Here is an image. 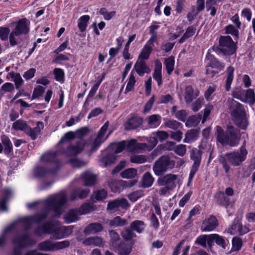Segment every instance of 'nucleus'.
<instances>
[{"label": "nucleus", "instance_id": "nucleus-1", "mask_svg": "<svg viewBox=\"0 0 255 255\" xmlns=\"http://www.w3.org/2000/svg\"><path fill=\"white\" fill-rule=\"evenodd\" d=\"M68 201L67 194L65 191L51 195L44 202L46 211L42 214L26 217L18 222L25 230L28 229L32 225L42 222L49 216L50 212H53L52 217H59L62 213L63 209Z\"/></svg>", "mask_w": 255, "mask_h": 255}, {"label": "nucleus", "instance_id": "nucleus-2", "mask_svg": "<svg viewBox=\"0 0 255 255\" xmlns=\"http://www.w3.org/2000/svg\"><path fill=\"white\" fill-rule=\"evenodd\" d=\"M108 126L109 123L107 122L102 127L96 136L92 137L86 141L80 140L75 144L68 146L64 152L66 156L67 157H76L84 150H86L90 154L96 151L109 136V134H106Z\"/></svg>", "mask_w": 255, "mask_h": 255}, {"label": "nucleus", "instance_id": "nucleus-3", "mask_svg": "<svg viewBox=\"0 0 255 255\" xmlns=\"http://www.w3.org/2000/svg\"><path fill=\"white\" fill-rule=\"evenodd\" d=\"M217 141L223 145L237 147L240 143L241 135L240 131L232 126H228L225 132L220 126L215 128Z\"/></svg>", "mask_w": 255, "mask_h": 255}, {"label": "nucleus", "instance_id": "nucleus-4", "mask_svg": "<svg viewBox=\"0 0 255 255\" xmlns=\"http://www.w3.org/2000/svg\"><path fill=\"white\" fill-rule=\"evenodd\" d=\"M230 108L231 110L232 120L236 125L242 129H246L249 125V122L245 110L242 105L232 99Z\"/></svg>", "mask_w": 255, "mask_h": 255}, {"label": "nucleus", "instance_id": "nucleus-5", "mask_svg": "<svg viewBox=\"0 0 255 255\" xmlns=\"http://www.w3.org/2000/svg\"><path fill=\"white\" fill-rule=\"evenodd\" d=\"M37 236L42 234H50L51 238L59 240L64 238L62 227L58 222L50 221L45 223L41 227H38L35 231Z\"/></svg>", "mask_w": 255, "mask_h": 255}, {"label": "nucleus", "instance_id": "nucleus-6", "mask_svg": "<svg viewBox=\"0 0 255 255\" xmlns=\"http://www.w3.org/2000/svg\"><path fill=\"white\" fill-rule=\"evenodd\" d=\"M246 143V140H245L238 149H235L226 153L225 158L232 165L239 166L246 160L248 153Z\"/></svg>", "mask_w": 255, "mask_h": 255}, {"label": "nucleus", "instance_id": "nucleus-7", "mask_svg": "<svg viewBox=\"0 0 255 255\" xmlns=\"http://www.w3.org/2000/svg\"><path fill=\"white\" fill-rule=\"evenodd\" d=\"M175 162L168 156H162L156 160L153 166V171L157 176H160L168 170L174 167Z\"/></svg>", "mask_w": 255, "mask_h": 255}, {"label": "nucleus", "instance_id": "nucleus-8", "mask_svg": "<svg viewBox=\"0 0 255 255\" xmlns=\"http://www.w3.org/2000/svg\"><path fill=\"white\" fill-rule=\"evenodd\" d=\"M70 245V242L68 240L53 242L46 240L38 244V249L45 252H54L67 248Z\"/></svg>", "mask_w": 255, "mask_h": 255}, {"label": "nucleus", "instance_id": "nucleus-9", "mask_svg": "<svg viewBox=\"0 0 255 255\" xmlns=\"http://www.w3.org/2000/svg\"><path fill=\"white\" fill-rule=\"evenodd\" d=\"M219 50L225 55H231L236 52V44L229 36H221L219 39Z\"/></svg>", "mask_w": 255, "mask_h": 255}, {"label": "nucleus", "instance_id": "nucleus-10", "mask_svg": "<svg viewBox=\"0 0 255 255\" xmlns=\"http://www.w3.org/2000/svg\"><path fill=\"white\" fill-rule=\"evenodd\" d=\"M178 180V175L169 173L159 178L157 183L159 186H167L173 190L176 188Z\"/></svg>", "mask_w": 255, "mask_h": 255}, {"label": "nucleus", "instance_id": "nucleus-11", "mask_svg": "<svg viewBox=\"0 0 255 255\" xmlns=\"http://www.w3.org/2000/svg\"><path fill=\"white\" fill-rule=\"evenodd\" d=\"M190 157L191 159L193 160L194 163L190 170L188 178L189 183L192 180L199 167L201 160V151L196 148L193 149L190 155Z\"/></svg>", "mask_w": 255, "mask_h": 255}, {"label": "nucleus", "instance_id": "nucleus-12", "mask_svg": "<svg viewBox=\"0 0 255 255\" xmlns=\"http://www.w3.org/2000/svg\"><path fill=\"white\" fill-rule=\"evenodd\" d=\"M36 241L34 240H30L27 235L18 237L13 241L15 245L17 246L19 248H15L13 252L12 255H21V251L20 248L24 247L27 245L34 244Z\"/></svg>", "mask_w": 255, "mask_h": 255}, {"label": "nucleus", "instance_id": "nucleus-13", "mask_svg": "<svg viewBox=\"0 0 255 255\" xmlns=\"http://www.w3.org/2000/svg\"><path fill=\"white\" fill-rule=\"evenodd\" d=\"M126 149L130 152H138L140 150H146L147 144L145 143H137L134 139L126 140Z\"/></svg>", "mask_w": 255, "mask_h": 255}, {"label": "nucleus", "instance_id": "nucleus-14", "mask_svg": "<svg viewBox=\"0 0 255 255\" xmlns=\"http://www.w3.org/2000/svg\"><path fill=\"white\" fill-rule=\"evenodd\" d=\"M218 225L215 216L211 215L203 222L201 230L202 232H211L214 230Z\"/></svg>", "mask_w": 255, "mask_h": 255}, {"label": "nucleus", "instance_id": "nucleus-15", "mask_svg": "<svg viewBox=\"0 0 255 255\" xmlns=\"http://www.w3.org/2000/svg\"><path fill=\"white\" fill-rule=\"evenodd\" d=\"M128 207L129 204L127 199L125 198L117 199L108 202L107 210L114 212L119 207L126 209Z\"/></svg>", "mask_w": 255, "mask_h": 255}, {"label": "nucleus", "instance_id": "nucleus-16", "mask_svg": "<svg viewBox=\"0 0 255 255\" xmlns=\"http://www.w3.org/2000/svg\"><path fill=\"white\" fill-rule=\"evenodd\" d=\"M29 23L26 18L21 19L16 23V26L13 31L19 35L26 34L29 31Z\"/></svg>", "mask_w": 255, "mask_h": 255}, {"label": "nucleus", "instance_id": "nucleus-17", "mask_svg": "<svg viewBox=\"0 0 255 255\" xmlns=\"http://www.w3.org/2000/svg\"><path fill=\"white\" fill-rule=\"evenodd\" d=\"M56 152H50L45 153L41 157V160L43 162L51 163L55 166V169L53 170L55 172L58 170L59 165V162L56 160Z\"/></svg>", "mask_w": 255, "mask_h": 255}, {"label": "nucleus", "instance_id": "nucleus-18", "mask_svg": "<svg viewBox=\"0 0 255 255\" xmlns=\"http://www.w3.org/2000/svg\"><path fill=\"white\" fill-rule=\"evenodd\" d=\"M145 121L148 128H155L161 124V117L158 114H153L147 117Z\"/></svg>", "mask_w": 255, "mask_h": 255}, {"label": "nucleus", "instance_id": "nucleus-19", "mask_svg": "<svg viewBox=\"0 0 255 255\" xmlns=\"http://www.w3.org/2000/svg\"><path fill=\"white\" fill-rule=\"evenodd\" d=\"M153 78L157 82L158 86L160 87L162 84V64L158 60L155 61Z\"/></svg>", "mask_w": 255, "mask_h": 255}, {"label": "nucleus", "instance_id": "nucleus-20", "mask_svg": "<svg viewBox=\"0 0 255 255\" xmlns=\"http://www.w3.org/2000/svg\"><path fill=\"white\" fill-rule=\"evenodd\" d=\"M90 192V189H82L81 188H77L71 192L69 200L71 201H74L78 198L83 199L86 198Z\"/></svg>", "mask_w": 255, "mask_h": 255}, {"label": "nucleus", "instance_id": "nucleus-21", "mask_svg": "<svg viewBox=\"0 0 255 255\" xmlns=\"http://www.w3.org/2000/svg\"><path fill=\"white\" fill-rule=\"evenodd\" d=\"M143 123V119L138 117L129 119L125 124V129L131 130L135 129L140 126Z\"/></svg>", "mask_w": 255, "mask_h": 255}, {"label": "nucleus", "instance_id": "nucleus-22", "mask_svg": "<svg viewBox=\"0 0 255 255\" xmlns=\"http://www.w3.org/2000/svg\"><path fill=\"white\" fill-rule=\"evenodd\" d=\"M134 69L140 76H142L145 73H149L150 72V68L146 65L145 62L143 60L139 59L136 62Z\"/></svg>", "mask_w": 255, "mask_h": 255}, {"label": "nucleus", "instance_id": "nucleus-23", "mask_svg": "<svg viewBox=\"0 0 255 255\" xmlns=\"http://www.w3.org/2000/svg\"><path fill=\"white\" fill-rule=\"evenodd\" d=\"M83 244L85 246H93L101 247L104 246L105 241L102 238L96 236L86 239L83 241Z\"/></svg>", "mask_w": 255, "mask_h": 255}, {"label": "nucleus", "instance_id": "nucleus-24", "mask_svg": "<svg viewBox=\"0 0 255 255\" xmlns=\"http://www.w3.org/2000/svg\"><path fill=\"white\" fill-rule=\"evenodd\" d=\"M103 230V225L99 223H93L88 225L84 230L85 235L95 234Z\"/></svg>", "mask_w": 255, "mask_h": 255}, {"label": "nucleus", "instance_id": "nucleus-25", "mask_svg": "<svg viewBox=\"0 0 255 255\" xmlns=\"http://www.w3.org/2000/svg\"><path fill=\"white\" fill-rule=\"evenodd\" d=\"M199 95V91L198 90H196L194 91V90L191 86H187L185 88V97L184 99L186 103H191L193 99Z\"/></svg>", "mask_w": 255, "mask_h": 255}, {"label": "nucleus", "instance_id": "nucleus-26", "mask_svg": "<svg viewBox=\"0 0 255 255\" xmlns=\"http://www.w3.org/2000/svg\"><path fill=\"white\" fill-rule=\"evenodd\" d=\"M81 178L84 181L86 186H92L96 183V175L90 171H86L82 174L81 175Z\"/></svg>", "mask_w": 255, "mask_h": 255}, {"label": "nucleus", "instance_id": "nucleus-27", "mask_svg": "<svg viewBox=\"0 0 255 255\" xmlns=\"http://www.w3.org/2000/svg\"><path fill=\"white\" fill-rule=\"evenodd\" d=\"M12 194V191L8 188H5L2 190V196L0 202V208L2 211H6V202Z\"/></svg>", "mask_w": 255, "mask_h": 255}, {"label": "nucleus", "instance_id": "nucleus-28", "mask_svg": "<svg viewBox=\"0 0 255 255\" xmlns=\"http://www.w3.org/2000/svg\"><path fill=\"white\" fill-rule=\"evenodd\" d=\"M79 216L77 209H72L64 215V219L65 222L70 223L77 221Z\"/></svg>", "mask_w": 255, "mask_h": 255}, {"label": "nucleus", "instance_id": "nucleus-29", "mask_svg": "<svg viewBox=\"0 0 255 255\" xmlns=\"http://www.w3.org/2000/svg\"><path fill=\"white\" fill-rule=\"evenodd\" d=\"M212 241H215L218 246H221L222 248L224 249L226 248V242L224 239L219 235L216 234L209 235L208 242L210 243Z\"/></svg>", "mask_w": 255, "mask_h": 255}, {"label": "nucleus", "instance_id": "nucleus-30", "mask_svg": "<svg viewBox=\"0 0 255 255\" xmlns=\"http://www.w3.org/2000/svg\"><path fill=\"white\" fill-rule=\"evenodd\" d=\"M234 68L232 66H229L227 69L226 74V90L229 91L230 90L231 86L234 79Z\"/></svg>", "mask_w": 255, "mask_h": 255}, {"label": "nucleus", "instance_id": "nucleus-31", "mask_svg": "<svg viewBox=\"0 0 255 255\" xmlns=\"http://www.w3.org/2000/svg\"><path fill=\"white\" fill-rule=\"evenodd\" d=\"M216 202L223 206L227 207L230 203V199L223 192H218L215 196Z\"/></svg>", "mask_w": 255, "mask_h": 255}, {"label": "nucleus", "instance_id": "nucleus-32", "mask_svg": "<svg viewBox=\"0 0 255 255\" xmlns=\"http://www.w3.org/2000/svg\"><path fill=\"white\" fill-rule=\"evenodd\" d=\"M243 102L248 103L250 105H253L255 103V93L254 90L249 89L246 91L243 97Z\"/></svg>", "mask_w": 255, "mask_h": 255}, {"label": "nucleus", "instance_id": "nucleus-33", "mask_svg": "<svg viewBox=\"0 0 255 255\" xmlns=\"http://www.w3.org/2000/svg\"><path fill=\"white\" fill-rule=\"evenodd\" d=\"M145 224L142 221L135 220L130 224V227L133 231L138 234L141 233L145 228Z\"/></svg>", "mask_w": 255, "mask_h": 255}, {"label": "nucleus", "instance_id": "nucleus-34", "mask_svg": "<svg viewBox=\"0 0 255 255\" xmlns=\"http://www.w3.org/2000/svg\"><path fill=\"white\" fill-rule=\"evenodd\" d=\"M7 77L14 82L16 89H18L23 85V80L19 73L10 72L8 73Z\"/></svg>", "mask_w": 255, "mask_h": 255}, {"label": "nucleus", "instance_id": "nucleus-35", "mask_svg": "<svg viewBox=\"0 0 255 255\" xmlns=\"http://www.w3.org/2000/svg\"><path fill=\"white\" fill-rule=\"evenodd\" d=\"M199 132L197 130L193 129L189 130L185 134L183 141L185 143H190L196 140L198 137Z\"/></svg>", "mask_w": 255, "mask_h": 255}, {"label": "nucleus", "instance_id": "nucleus-36", "mask_svg": "<svg viewBox=\"0 0 255 255\" xmlns=\"http://www.w3.org/2000/svg\"><path fill=\"white\" fill-rule=\"evenodd\" d=\"M109 225L112 227H123L128 224L126 219H122L120 216H116L109 222Z\"/></svg>", "mask_w": 255, "mask_h": 255}, {"label": "nucleus", "instance_id": "nucleus-37", "mask_svg": "<svg viewBox=\"0 0 255 255\" xmlns=\"http://www.w3.org/2000/svg\"><path fill=\"white\" fill-rule=\"evenodd\" d=\"M154 181V178L151 173L147 172L144 173L142 177V185L144 187L148 188L151 187Z\"/></svg>", "mask_w": 255, "mask_h": 255}, {"label": "nucleus", "instance_id": "nucleus-38", "mask_svg": "<svg viewBox=\"0 0 255 255\" xmlns=\"http://www.w3.org/2000/svg\"><path fill=\"white\" fill-rule=\"evenodd\" d=\"M121 235L126 241H131L136 237L135 233L130 227L124 228L121 232Z\"/></svg>", "mask_w": 255, "mask_h": 255}, {"label": "nucleus", "instance_id": "nucleus-39", "mask_svg": "<svg viewBox=\"0 0 255 255\" xmlns=\"http://www.w3.org/2000/svg\"><path fill=\"white\" fill-rule=\"evenodd\" d=\"M152 50V48L151 46L144 45L138 56V59L143 61L148 59L151 54Z\"/></svg>", "mask_w": 255, "mask_h": 255}, {"label": "nucleus", "instance_id": "nucleus-40", "mask_svg": "<svg viewBox=\"0 0 255 255\" xmlns=\"http://www.w3.org/2000/svg\"><path fill=\"white\" fill-rule=\"evenodd\" d=\"M55 171L53 170H47L43 166H37L35 167L34 169V175L37 177H41L49 173H54Z\"/></svg>", "mask_w": 255, "mask_h": 255}, {"label": "nucleus", "instance_id": "nucleus-41", "mask_svg": "<svg viewBox=\"0 0 255 255\" xmlns=\"http://www.w3.org/2000/svg\"><path fill=\"white\" fill-rule=\"evenodd\" d=\"M137 175V170L135 168H128L121 173L123 178L131 179L134 178Z\"/></svg>", "mask_w": 255, "mask_h": 255}, {"label": "nucleus", "instance_id": "nucleus-42", "mask_svg": "<svg viewBox=\"0 0 255 255\" xmlns=\"http://www.w3.org/2000/svg\"><path fill=\"white\" fill-rule=\"evenodd\" d=\"M196 30V27L194 26H191L188 27L187 28L185 33L179 39V42L180 43H182L185 41L186 39L192 36L195 34Z\"/></svg>", "mask_w": 255, "mask_h": 255}, {"label": "nucleus", "instance_id": "nucleus-43", "mask_svg": "<svg viewBox=\"0 0 255 255\" xmlns=\"http://www.w3.org/2000/svg\"><path fill=\"white\" fill-rule=\"evenodd\" d=\"M174 63L175 60L173 56H170L169 58L165 59L164 64L168 74H171L173 71L174 69Z\"/></svg>", "mask_w": 255, "mask_h": 255}, {"label": "nucleus", "instance_id": "nucleus-44", "mask_svg": "<svg viewBox=\"0 0 255 255\" xmlns=\"http://www.w3.org/2000/svg\"><path fill=\"white\" fill-rule=\"evenodd\" d=\"M117 250L119 255H129L131 251V248L125 243H121Z\"/></svg>", "mask_w": 255, "mask_h": 255}, {"label": "nucleus", "instance_id": "nucleus-45", "mask_svg": "<svg viewBox=\"0 0 255 255\" xmlns=\"http://www.w3.org/2000/svg\"><path fill=\"white\" fill-rule=\"evenodd\" d=\"M89 19L90 16L88 15H83L79 19L78 26L81 32L86 29Z\"/></svg>", "mask_w": 255, "mask_h": 255}, {"label": "nucleus", "instance_id": "nucleus-46", "mask_svg": "<svg viewBox=\"0 0 255 255\" xmlns=\"http://www.w3.org/2000/svg\"><path fill=\"white\" fill-rule=\"evenodd\" d=\"M68 163L70 164L73 167L80 168L85 166L87 162L85 161L80 160L76 157H70L68 160Z\"/></svg>", "mask_w": 255, "mask_h": 255}, {"label": "nucleus", "instance_id": "nucleus-47", "mask_svg": "<svg viewBox=\"0 0 255 255\" xmlns=\"http://www.w3.org/2000/svg\"><path fill=\"white\" fill-rule=\"evenodd\" d=\"M165 126L174 130H178L182 128V124L176 120H169L165 122Z\"/></svg>", "mask_w": 255, "mask_h": 255}, {"label": "nucleus", "instance_id": "nucleus-48", "mask_svg": "<svg viewBox=\"0 0 255 255\" xmlns=\"http://www.w3.org/2000/svg\"><path fill=\"white\" fill-rule=\"evenodd\" d=\"M1 141L4 146V152L5 153H9L12 149V145L9 138L5 135L1 137Z\"/></svg>", "mask_w": 255, "mask_h": 255}, {"label": "nucleus", "instance_id": "nucleus-49", "mask_svg": "<svg viewBox=\"0 0 255 255\" xmlns=\"http://www.w3.org/2000/svg\"><path fill=\"white\" fill-rule=\"evenodd\" d=\"M147 156L142 155H132L130 156V161L135 164H141L147 161Z\"/></svg>", "mask_w": 255, "mask_h": 255}, {"label": "nucleus", "instance_id": "nucleus-50", "mask_svg": "<svg viewBox=\"0 0 255 255\" xmlns=\"http://www.w3.org/2000/svg\"><path fill=\"white\" fill-rule=\"evenodd\" d=\"M116 159V156L113 154H109L103 156L100 162L105 166H107L114 163Z\"/></svg>", "mask_w": 255, "mask_h": 255}, {"label": "nucleus", "instance_id": "nucleus-51", "mask_svg": "<svg viewBox=\"0 0 255 255\" xmlns=\"http://www.w3.org/2000/svg\"><path fill=\"white\" fill-rule=\"evenodd\" d=\"M12 127L16 130H22L25 131L28 127V125L25 121L18 120L13 123Z\"/></svg>", "mask_w": 255, "mask_h": 255}, {"label": "nucleus", "instance_id": "nucleus-52", "mask_svg": "<svg viewBox=\"0 0 255 255\" xmlns=\"http://www.w3.org/2000/svg\"><path fill=\"white\" fill-rule=\"evenodd\" d=\"M107 196V191L105 189H101L95 191L93 194V197L97 201H102L106 199Z\"/></svg>", "mask_w": 255, "mask_h": 255}, {"label": "nucleus", "instance_id": "nucleus-53", "mask_svg": "<svg viewBox=\"0 0 255 255\" xmlns=\"http://www.w3.org/2000/svg\"><path fill=\"white\" fill-rule=\"evenodd\" d=\"M126 140H123L117 143H113L110 145V147L111 148L112 147H115V153L116 154L122 152L125 149H126Z\"/></svg>", "mask_w": 255, "mask_h": 255}, {"label": "nucleus", "instance_id": "nucleus-54", "mask_svg": "<svg viewBox=\"0 0 255 255\" xmlns=\"http://www.w3.org/2000/svg\"><path fill=\"white\" fill-rule=\"evenodd\" d=\"M232 228L235 231L238 232L240 235H244L249 231V228L246 226L243 227L240 223L233 225Z\"/></svg>", "mask_w": 255, "mask_h": 255}, {"label": "nucleus", "instance_id": "nucleus-55", "mask_svg": "<svg viewBox=\"0 0 255 255\" xmlns=\"http://www.w3.org/2000/svg\"><path fill=\"white\" fill-rule=\"evenodd\" d=\"M93 210V207L90 203L84 204L81 207L78 209L79 215L86 214Z\"/></svg>", "mask_w": 255, "mask_h": 255}, {"label": "nucleus", "instance_id": "nucleus-56", "mask_svg": "<svg viewBox=\"0 0 255 255\" xmlns=\"http://www.w3.org/2000/svg\"><path fill=\"white\" fill-rule=\"evenodd\" d=\"M245 94V90H243L241 87H237L234 89L232 92V96L234 98H236L243 102Z\"/></svg>", "mask_w": 255, "mask_h": 255}, {"label": "nucleus", "instance_id": "nucleus-57", "mask_svg": "<svg viewBox=\"0 0 255 255\" xmlns=\"http://www.w3.org/2000/svg\"><path fill=\"white\" fill-rule=\"evenodd\" d=\"M55 79L57 81L63 83L64 81V72L60 68H55L54 70Z\"/></svg>", "mask_w": 255, "mask_h": 255}, {"label": "nucleus", "instance_id": "nucleus-58", "mask_svg": "<svg viewBox=\"0 0 255 255\" xmlns=\"http://www.w3.org/2000/svg\"><path fill=\"white\" fill-rule=\"evenodd\" d=\"M20 35L13 30L9 33V43L11 46H14L18 44Z\"/></svg>", "mask_w": 255, "mask_h": 255}, {"label": "nucleus", "instance_id": "nucleus-59", "mask_svg": "<svg viewBox=\"0 0 255 255\" xmlns=\"http://www.w3.org/2000/svg\"><path fill=\"white\" fill-rule=\"evenodd\" d=\"M109 235L111 238L110 240V246L111 248H113L115 246V244L116 243L120 240V236L118 233L114 230H111L109 231Z\"/></svg>", "mask_w": 255, "mask_h": 255}, {"label": "nucleus", "instance_id": "nucleus-60", "mask_svg": "<svg viewBox=\"0 0 255 255\" xmlns=\"http://www.w3.org/2000/svg\"><path fill=\"white\" fill-rule=\"evenodd\" d=\"M135 83V79L134 76L132 74H130L128 81V82L127 85L125 90V93H127L131 90H132L134 88V86Z\"/></svg>", "mask_w": 255, "mask_h": 255}, {"label": "nucleus", "instance_id": "nucleus-61", "mask_svg": "<svg viewBox=\"0 0 255 255\" xmlns=\"http://www.w3.org/2000/svg\"><path fill=\"white\" fill-rule=\"evenodd\" d=\"M152 135H155L157 139H159L160 141L166 140L169 136V134L166 131L163 130H158L153 132Z\"/></svg>", "mask_w": 255, "mask_h": 255}, {"label": "nucleus", "instance_id": "nucleus-62", "mask_svg": "<svg viewBox=\"0 0 255 255\" xmlns=\"http://www.w3.org/2000/svg\"><path fill=\"white\" fill-rule=\"evenodd\" d=\"M44 90V88L41 86H38L35 87L33 90L31 99L33 100L39 98L42 95Z\"/></svg>", "mask_w": 255, "mask_h": 255}, {"label": "nucleus", "instance_id": "nucleus-63", "mask_svg": "<svg viewBox=\"0 0 255 255\" xmlns=\"http://www.w3.org/2000/svg\"><path fill=\"white\" fill-rule=\"evenodd\" d=\"M99 13L103 15L104 19L107 20H110L115 14V11L108 12L105 8H102L100 10Z\"/></svg>", "mask_w": 255, "mask_h": 255}, {"label": "nucleus", "instance_id": "nucleus-64", "mask_svg": "<svg viewBox=\"0 0 255 255\" xmlns=\"http://www.w3.org/2000/svg\"><path fill=\"white\" fill-rule=\"evenodd\" d=\"M175 152L180 156H183L186 152V146L184 144H179L174 148Z\"/></svg>", "mask_w": 255, "mask_h": 255}]
</instances>
